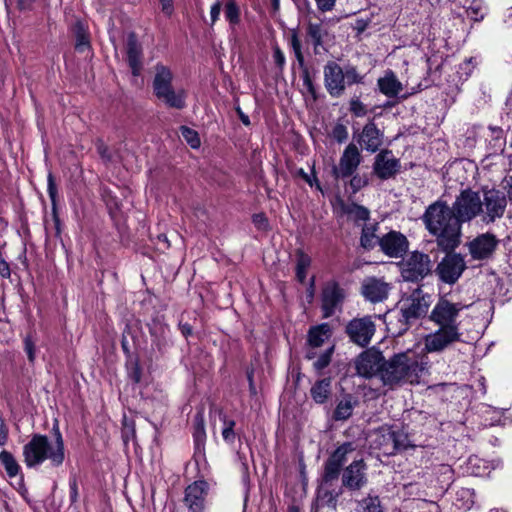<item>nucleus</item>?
I'll return each instance as SVG.
<instances>
[{
    "label": "nucleus",
    "mask_w": 512,
    "mask_h": 512,
    "mask_svg": "<svg viewBox=\"0 0 512 512\" xmlns=\"http://www.w3.org/2000/svg\"><path fill=\"white\" fill-rule=\"evenodd\" d=\"M224 14L229 24L234 27L240 22V8L236 0H227L224 6Z\"/></svg>",
    "instance_id": "40"
},
{
    "label": "nucleus",
    "mask_w": 512,
    "mask_h": 512,
    "mask_svg": "<svg viewBox=\"0 0 512 512\" xmlns=\"http://www.w3.org/2000/svg\"><path fill=\"white\" fill-rule=\"evenodd\" d=\"M331 336V327L328 323H321L309 329L306 350H320Z\"/></svg>",
    "instance_id": "27"
},
{
    "label": "nucleus",
    "mask_w": 512,
    "mask_h": 512,
    "mask_svg": "<svg viewBox=\"0 0 512 512\" xmlns=\"http://www.w3.org/2000/svg\"><path fill=\"white\" fill-rule=\"evenodd\" d=\"M334 346L330 345L320 350H306V359L312 361V366L318 374H322L331 362Z\"/></svg>",
    "instance_id": "28"
},
{
    "label": "nucleus",
    "mask_w": 512,
    "mask_h": 512,
    "mask_svg": "<svg viewBox=\"0 0 512 512\" xmlns=\"http://www.w3.org/2000/svg\"><path fill=\"white\" fill-rule=\"evenodd\" d=\"M162 12L170 16L174 11L173 0H159Z\"/></svg>",
    "instance_id": "63"
},
{
    "label": "nucleus",
    "mask_w": 512,
    "mask_h": 512,
    "mask_svg": "<svg viewBox=\"0 0 512 512\" xmlns=\"http://www.w3.org/2000/svg\"><path fill=\"white\" fill-rule=\"evenodd\" d=\"M498 245V239L492 233H483L471 240L468 250L474 260H485L492 256Z\"/></svg>",
    "instance_id": "20"
},
{
    "label": "nucleus",
    "mask_w": 512,
    "mask_h": 512,
    "mask_svg": "<svg viewBox=\"0 0 512 512\" xmlns=\"http://www.w3.org/2000/svg\"><path fill=\"white\" fill-rule=\"evenodd\" d=\"M358 405L359 399L357 396L350 393H342V398L337 403L332 418L335 421H345L352 416L354 408Z\"/></svg>",
    "instance_id": "30"
},
{
    "label": "nucleus",
    "mask_w": 512,
    "mask_h": 512,
    "mask_svg": "<svg viewBox=\"0 0 512 512\" xmlns=\"http://www.w3.org/2000/svg\"><path fill=\"white\" fill-rule=\"evenodd\" d=\"M0 463L4 467L9 478H14L21 472L19 463L10 451L2 450L0 452Z\"/></svg>",
    "instance_id": "37"
},
{
    "label": "nucleus",
    "mask_w": 512,
    "mask_h": 512,
    "mask_svg": "<svg viewBox=\"0 0 512 512\" xmlns=\"http://www.w3.org/2000/svg\"><path fill=\"white\" fill-rule=\"evenodd\" d=\"M344 299V291L335 281H328L322 291L323 317L332 316Z\"/></svg>",
    "instance_id": "22"
},
{
    "label": "nucleus",
    "mask_w": 512,
    "mask_h": 512,
    "mask_svg": "<svg viewBox=\"0 0 512 512\" xmlns=\"http://www.w3.org/2000/svg\"><path fill=\"white\" fill-rule=\"evenodd\" d=\"M324 85L331 97L338 98L345 92L346 85L362 83L363 77L356 67L347 65L342 68L334 61H329L323 69Z\"/></svg>",
    "instance_id": "6"
},
{
    "label": "nucleus",
    "mask_w": 512,
    "mask_h": 512,
    "mask_svg": "<svg viewBox=\"0 0 512 512\" xmlns=\"http://www.w3.org/2000/svg\"><path fill=\"white\" fill-rule=\"evenodd\" d=\"M310 264L311 258L307 254L299 252L296 264V277L299 282L303 283L306 280L307 270L310 267Z\"/></svg>",
    "instance_id": "41"
},
{
    "label": "nucleus",
    "mask_w": 512,
    "mask_h": 512,
    "mask_svg": "<svg viewBox=\"0 0 512 512\" xmlns=\"http://www.w3.org/2000/svg\"><path fill=\"white\" fill-rule=\"evenodd\" d=\"M361 289L366 300L377 303L388 297L390 286L381 279L371 277L363 281Z\"/></svg>",
    "instance_id": "24"
},
{
    "label": "nucleus",
    "mask_w": 512,
    "mask_h": 512,
    "mask_svg": "<svg viewBox=\"0 0 512 512\" xmlns=\"http://www.w3.org/2000/svg\"><path fill=\"white\" fill-rule=\"evenodd\" d=\"M291 46H292V49L294 51V54H295L298 62L300 64H302L303 61H304V57H303V54H302V51H301L300 41H299V39H298V37L296 35H293L292 38H291Z\"/></svg>",
    "instance_id": "54"
},
{
    "label": "nucleus",
    "mask_w": 512,
    "mask_h": 512,
    "mask_svg": "<svg viewBox=\"0 0 512 512\" xmlns=\"http://www.w3.org/2000/svg\"><path fill=\"white\" fill-rule=\"evenodd\" d=\"M75 47L80 52H84L90 47L89 38L81 25L78 26Z\"/></svg>",
    "instance_id": "48"
},
{
    "label": "nucleus",
    "mask_w": 512,
    "mask_h": 512,
    "mask_svg": "<svg viewBox=\"0 0 512 512\" xmlns=\"http://www.w3.org/2000/svg\"><path fill=\"white\" fill-rule=\"evenodd\" d=\"M383 132L380 131L374 121H369L359 135V144L369 152H376L383 144Z\"/></svg>",
    "instance_id": "26"
},
{
    "label": "nucleus",
    "mask_w": 512,
    "mask_h": 512,
    "mask_svg": "<svg viewBox=\"0 0 512 512\" xmlns=\"http://www.w3.org/2000/svg\"><path fill=\"white\" fill-rule=\"evenodd\" d=\"M427 355L415 357L411 353H400L385 362L381 370L383 384H395L400 381L409 384L418 383V379L429 372Z\"/></svg>",
    "instance_id": "4"
},
{
    "label": "nucleus",
    "mask_w": 512,
    "mask_h": 512,
    "mask_svg": "<svg viewBox=\"0 0 512 512\" xmlns=\"http://www.w3.org/2000/svg\"><path fill=\"white\" fill-rule=\"evenodd\" d=\"M149 388L150 386H124L119 392V398L130 411L145 409L152 401Z\"/></svg>",
    "instance_id": "17"
},
{
    "label": "nucleus",
    "mask_w": 512,
    "mask_h": 512,
    "mask_svg": "<svg viewBox=\"0 0 512 512\" xmlns=\"http://www.w3.org/2000/svg\"><path fill=\"white\" fill-rule=\"evenodd\" d=\"M308 35L311 38L315 49L322 45L323 33L320 24L310 23L308 26Z\"/></svg>",
    "instance_id": "45"
},
{
    "label": "nucleus",
    "mask_w": 512,
    "mask_h": 512,
    "mask_svg": "<svg viewBox=\"0 0 512 512\" xmlns=\"http://www.w3.org/2000/svg\"><path fill=\"white\" fill-rule=\"evenodd\" d=\"M174 74L170 67L157 63L154 67L153 93L167 106L183 109L186 106L187 92L184 88L173 86Z\"/></svg>",
    "instance_id": "5"
},
{
    "label": "nucleus",
    "mask_w": 512,
    "mask_h": 512,
    "mask_svg": "<svg viewBox=\"0 0 512 512\" xmlns=\"http://www.w3.org/2000/svg\"><path fill=\"white\" fill-rule=\"evenodd\" d=\"M392 438V427H380L375 432L374 445L389 455V450L392 449Z\"/></svg>",
    "instance_id": "34"
},
{
    "label": "nucleus",
    "mask_w": 512,
    "mask_h": 512,
    "mask_svg": "<svg viewBox=\"0 0 512 512\" xmlns=\"http://www.w3.org/2000/svg\"><path fill=\"white\" fill-rule=\"evenodd\" d=\"M331 137L338 143L345 142L348 139V130L346 126L341 123H337L331 131Z\"/></svg>",
    "instance_id": "50"
},
{
    "label": "nucleus",
    "mask_w": 512,
    "mask_h": 512,
    "mask_svg": "<svg viewBox=\"0 0 512 512\" xmlns=\"http://www.w3.org/2000/svg\"><path fill=\"white\" fill-rule=\"evenodd\" d=\"M510 407H493L491 405H487L484 413V421L485 425L489 426H505L507 423H511L512 420L510 416L507 415Z\"/></svg>",
    "instance_id": "33"
},
{
    "label": "nucleus",
    "mask_w": 512,
    "mask_h": 512,
    "mask_svg": "<svg viewBox=\"0 0 512 512\" xmlns=\"http://www.w3.org/2000/svg\"><path fill=\"white\" fill-rule=\"evenodd\" d=\"M24 350L27 354L30 363H33L36 358V347L35 343L30 336L24 339Z\"/></svg>",
    "instance_id": "51"
},
{
    "label": "nucleus",
    "mask_w": 512,
    "mask_h": 512,
    "mask_svg": "<svg viewBox=\"0 0 512 512\" xmlns=\"http://www.w3.org/2000/svg\"><path fill=\"white\" fill-rule=\"evenodd\" d=\"M354 451L352 442H344L338 446L325 460L322 471V481L324 484H332L340 477L344 465L347 461V455Z\"/></svg>",
    "instance_id": "9"
},
{
    "label": "nucleus",
    "mask_w": 512,
    "mask_h": 512,
    "mask_svg": "<svg viewBox=\"0 0 512 512\" xmlns=\"http://www.w3.org/2000/svg\"><path fill=\"white\" fill-rule=\"evenodd\" d=\"M422 221L442 249H454L460 243L462 226L446 201L439 199L430 204L422 215Z\"/></svg>",
    "instance_id": "2"
},
{
    "label": "nucleus",
    "mask_w": 512,
    "mask_h": 512,
    "mask_svg": "<svg viewBox=\"0 0 512 512\" xmlns=\"http://www.w3.org/2000/svg\"><path fill=\"white\" fill-rule=\"evenodd\" d=\"M413 447L407 433L401 429H393L392 449L389 450V455H395Z\"/></svg>",
    "instance_id": "35"
},
{
    "label": "nucleus",
    "mask_w": 512,
    "mask_h": 512,
    "mask_svg": "<svg viewBox=\"0 0 512 512\" xmlns=\"http://www.w3.org/2000/svg\"><path fill=\"white\" fill-rule=\"evenodd\" d=\"M357 512H383L379 496H367L358 503Z\"/></svg>",
    "instance_id": "39"
},
{
    "label": "nucleus",
    "mask_w": 512,
    "mask_h": 512,
    "mask_svg": "<svg viewBox=\"0 0 512 512\" xmlns=\"http://www.w3.org/2000/svg\"><path fill=\"white\" fill-rule=\"evenodd\" d=\"M362 157L359 149L354 144H349L343 151L339 164L332 168L336 178H347L354 174L361 163Z\"/></svg>",
    "instance_id": "16"
},
{
    "label": "nucleus",
    "mask_w": 512,
    "mask_h": 512,
    "mask_svg": "<svg viewBox=\"0 0 512 512\" xmlns=\"http://www.w3.org/2000/svg\"><path fill=\"white\" fill-rule=\"evenodd\" d=\"M401 275L406 281H418L425 278L432 271V262L429 255L413 251L400 264Z\"/></svg>",
    "instance_id": "10"
},
{
    "label": "nucleus",
    "mask_w": 512,
    "mask_h": 512,
    "mask_svg": "<svg viewBox=\"0 0 512 512\" xmlns=\"http://www.w3.org/2000/svg\"><path fill=\"white\" fill-rule=\"evenodd\" d=\"M379 91L389 98L398 96L403 90L402 83L392 70L385 71V74L377 80Z\"/></svg>",
    "instance_id": "32"
},
{
    "label": "nucleus",
    "mask_w": 512,
    "mask_h": 512,
    "mask_svg": "<svg viewBox=\"0 0 512 512\" xmlns=\"http://www.w3.org/2000/svg\"><path fill=\"white\" fill-rule=\"evenodd\" d=\"M192 437L194 445V456H204L207 434L203 409L198 410L193 416Z\"/></svg>",
    "instance_id": "25"
},
{
    "label": "nucleus",
    "mask_w": 512,
    "mask_h": 512,
    "mask_svg": "<svg viewBox=\"0 0 512 512\" xmlns=\"http://www.w3.org/2000/svg\"><path fill=\"white\" fill-rule=\"evenodd\" d=\"M150 332L152 335V345L155 346L160 353H164L171 344L170 328L160 321H154Z\"/></svg>",
    "instance_id": "29"
},
{
    "label": "nucleus",
    "mask_w": 512,
    "mask_h": 512,
    "mask_svg": "<svg viewBox=\"0 0 512 512\" xmlns=\"http://www.w3.org/2000/svg\"><path fill=\"white\" fill-rule=\"evenodd\" d=\"M360 387L363 390V395L366 400L376 399L387 392V390L384 389L385 386H376L375 388H373L372 386L363 385Z\"/></svg>",
    "instance_id": "49"
},
{
    "label": "nucleus",
    "mask_w": 512,
    "mask_h": 512,
    "mask_svg": "<svg viewBox=\"0 0 512 512\" xmlns=\"http://www.w3.org/2000/svg\"><path fill=\"white\" fill-rule=\"evenodd\" d=\"M349 216L355 221H367L369 219L370 212L367 208L353 204L347 210Z\"/></svg>",
    "instance_id": "44"
},
{
    "label": "nucleus",
    "mask_w": 512,
    "mask_h": 512,
    "mask_svg": "<svg viewBox=\"0 0 512 512\" xmlns=\"http://www.w3.org/2000/svg\"><path fill=\"white\" fill-rule=\"evenodd\" d=\"M400 161L395 158L390 150H383L376 155L373 164V172L382 179L387 180L394 177L400 170Z\"/></svg>",
    "instance_id": "21"
},
{
    "label": "nucleus",
    "mask_w": 512,
    "mask_h": 512,
    "mask_svg": "<svg viewBox=\"0 0 512 512\" xmlns=\"http://www.w3.org/2000/svg\"><path fill=\"white\" fill-rule=\"evenodd\" d=\"M346 331L352 342L366 346L375 333V325L371 317L356 318L349 322Z\"/></svg>",
    "instance_id": "18"
},
{
    "label": "nucleus",
    "mask_w": 512,
    "mask_h": 512,
    "mask_svg": "<svg viewBox=\"0 0 512 512\" xmlns=\"http://www.w3.org/2000/svg\"><path fill=\"white\" fill-rule=\"evenodd\" d=\"M47 192L51 199L52 204L55 205L56 196H57V187H56L52 173H49L47 176Z\"/></svg>",
    "instance_id": "53"
},
{
    "label": "nucleus",
    "mask_w": 512,
    "mask_h": 512,
    "mask_svg": "<svg viewBox=\"0 0 512 512\" xmlns=\"http://www.w3.org/2000/svg\"><path fill=\"white\" fill-rule=\"evenodd\" d=\"M221 8H222V3L219 0L215 1L212 4L211 10H210V18H211L212 25L215 24L219 20Z\"/></svg>",
    "instance_id": "56"
},
{
    "label": "nucleus",
    "mask_w": 512,
    "mask_h": 512,
    "mask_svg": "<svg viewBox=\"0 0 512 512\" xmlns=\"http://www.w3.org/2000/svg\"><path fill=\"white\" fill-rule=\"evenodd\" d=\"M253 223L259 230H266L268 227V220L264 214H255Z\"/></svg>",
    "instance_id": "58"
},
{
    "label": "nucleus",
    "mask_w": 512,
    "mask_h": 512,
    "mask_svg": "<svg viewBox=\"0 0 512 512\" xmlns=\"http://www.w3.org/2000/svg\"><path fill=\"white\" fill-rule=\"evenodd\" d=\"M350 111L357 117H362L367 112L365 105L359 99L351 100Z\"/></svg>",
    "instance_id": "52"
},
{
    "label": "nucleus",
    "mask_w": 512,
    "mask_h": 512,
    "mask_svg": "<svg viewBox=\"0 0 512 512\" xmlns=\"http://www.w3.org/2000/svg\"><path fill=\"white\" fill-rule=\"evenodd\" d=\"M470 306L455 302L447 296L440 297L429 314V320L437 329L424 336L423 350L426 353H441L461 341V322L458 319L461 312Z\"/></svg>",
    "instance_id": "1"
},
{
    "label": "nucleus",
    "mask_w": 512,
    "mask_h": 512,
    "mask_svg": "<svg viewBox=\"0 0 512 512\" xmlns=\"http://www.w3.org/2000/svg\"><path fill=\"white\" fill-rule=\"evenodd\" d=\"M466 269V262L460 254H447L437 265L436 274L447 284H454Z\"/></svg>",
    "instance_id": "13"
},
{
    "label": "nucleus",
    "mask_w": 512,
    "mask_h": 512,
    "mask_svg": "<svg viewBox=\"0 0 512 512\" xmlns=\"http://www.w3.org/2000/svg\"><path fill=\"white\" fill-rule=\"evenodd\" d=\"M330 386H311L310 395L317 404H324L332 392L329 389Z\"/></svg>",
    "instance_id": "43"
},
{
    "label": "nucleus",
    "mask_w": 512,
    "mask_h": 512,
    "mask_svg": "<svg viewBox=\"0 0 512 512\" xmlns=\"http://www.w3.org/2000/svg\"><path fill=\"white\" fill-rule=\"evenodd\" d=\"M382 353L375 349H367L355 360V369L359 376L369 379L379 373L384 365Z\"/></svg>",
    "instance_id": "15"
},
{
    "label": "nucleus",
    "mask_w": 512,
    "mask_h": 512,
    "mask_svg": "<svg viewBox=\"0 0 512 512\" xmlns=\"http://www.w3.org/2000/svg\"><path fill=\"white\" fill-rule=\"evenodd\" d=\"M9 429L4 419L0 416V446H4L8 441Z\"/></svg>",
    "instance_id": "57"
},
{
    "label": "nucleus",
    "mask_w": 512,
    "mask_h": 512,
    "mask_svg": "<svg viewBox=\"0 0 512 512\" xmlns=\"http://www.w3.org/2000/svg\"><path fill=\"white\" fill-rule=\"evenodd\" d=\"M181 135L192 148L196 149L200 146V138L195 130L183 126L181 127Z\"/></svg>",
    "instance_id": "46"
},
{
    "label": "nucleus",
    "mask_w": 512,
    "mask_h": 512,
    "mask_svg": "<svg viewBox=\"0 0 512 512\" xmlns=\"http://www.w3.org/2000/svg\"><path fill=\"white\" fill-rule=\"evenodd\" d=\"M463 8L467 16L474 21H481L486 12V6L481 0H464Z\"/></svg>",
    "instance_id": "36"
},
{
    "label": "nucleus",
    "mask_w": 512,
    "mask_h": 512,
    "mask_svg": "<svg viewBox=\"0 0 512 512\" xmlns=\"http://www.w3.org/2000/svg\"><path fill=\"white\" fill-rule=\"evenodd\" d=\"M377 224L365 225L362 228L360 238L361 246L365 249H372L379 245L380 237L376 235Z\"/></svg>",
    "instance_id": "38"
},
{
    "label": "nucleus",
    "mask_w": 512,
    "mask_h": 512,
    "mask_svg": "<svg viewBox=\"0 0 512 512\" xmlns=\"http://www.w3.org/2000/svg\"><path fill=\"white\" fill-rule=\"evenodd\" d=\"M429 303L421 291L417 290L410 296L403 298L399 303L400 327L398 333L406 331L410 324L424 316L428 311Z\"/></svg>",
    "instance_id": "8"
},
{
    "label": "nucleus",
    "mask_w": 512,
    "mask_h": 512,
    "mask_svg": "<svg viewBox=\"0 0 512 512\" xmlns=\"http://www.w3.org/2000/svg\"><path fill=\"white\" fill-rule=\"evenodd\" d=\"M79 499L78 478L75 473L69 476V500L70 506H74Z\"/></svg>",
    "instance_id": "47"
},
{
    "label": "nucleus",
    "mask_w": 512,
    "mask_h": 512,
    "mask_svg": "<svg viewBox=\"0 0 512 512\" xmlns=\"http://www.w3.org/2000/svg\"><path fill=\"white\" fill-rule=\"evenodd\" d=\"M482 193L484 221L494 222L496 219L501 218L507 206L505 194L494 188L483 189Z\"/></svg>",
    "instance_id": "14"
},
{
    "label": "nucleus",
    "mask_w": 512,
    "mask_h": 512,
    "mask_svg": "<svg viewBox=\"0 0 512 512\" xmlns=\"http://www.w3.org/2000/svg\"><path fill=\"white\" fill-rule=\"evenodd\" d=\"M209 490L210 485L205 479L195 480L186 486L183 503L188 512H205Z\"/></svg>",
    "instance_id": "12"
},
{
    "label": "nucleus",
    "mask_w": 512,
    "mask_h": 512,
    "mask_svg": "<svg viewBox=\"0 0 512 512\" xmlns=\"http://www.w3.org/2000/svg\"><path fill=\"white\" fill-rule=\"evenodd\" d=\"M379 246L385 255L400 258L407 252L409 242L401 232L392 230L380 237Z\"/></svg>",
    "instance_id": "19"
},
{
    "label": "nucleus",
    "mask_w": 512,
    "mask_h": 512,
    "mask_svg": "<svg viewBox=\"0 0 512 512\" xmlns=\"http://www.w3.org/2000/svg\"><path fill=\"white\" fill-rule=\"evenodd\" d=\"M273 59L275 64L282 69L285 65V56L278 46H276L273 50Z\"/></svg>",
    "instance_id": "61"
},
{
    "label": "nucleus",
    "mask_w": 512,
    "mask_h": 512,
    "mask_svg": "<svg viewBox=\"0 0 512 512\" xmlns=\"http://www.w3.org/2000/svg\"><path fill=\"white\" fill-rule=\"evenodd\" d=\"M478 64L476 57H469L465 59L457 69V76L460 81H466L471 74L473 73L474 69L476 68Z\"/></svg>",
    "instance_id": "42"
},
{
    "label": "nucleus",
    "mask_w": 512,
    "mask_h": 512,
    "mask_svg": "<svg viewBox=\"0 0 512 512\" xmlns=\"http://www.w3.org/2000/svg\"><path fill=\"white\" fill-rule=\"evenodd\" d=\"M219 419L223 423V429H235L236 421L229 419L227 414L222 409L219 411Z\"/></svg>",
    "instance_id": "60"
},
{
    "label": "nucleus",
    "mask_w": 512,
    "mask_h": 512,
    "mask_svg": "<svg viewBox=\"0 0 512 512\" xmlns=\"http://www.w3.org/2000/svg\"><path fill=\"white\" fill-rule=\"evenodd\" d=\"M367 464L364 459L352 461L341 472V488L351 493L360 491L368 483Z\"/></svg>",
    "instance_id": "11"
},
{
    "label": "nucleus",
    "mask_w": 512,
    "mask_h": 512,
    "mask_svg": "<svg viewBox=\"0 0 512 512\" xmlns=\"http://www.w3.org/2000/svg\"><path fill=\"white\" fill-rule=\"evenodd\" d=\"M452 209L461 225L470 222L484 213L482 197L470 188L463 189L456 196Z\"/></svg>",
    "instance_id": "7"
},
{
    "label": "nucleus",
    "mask_w": 512,
    "mask_h": 512,
    "mask_svg": "<svg viewBox=\"0 0 512 512\" xmlns=\"http://www.w3.org/2000/svg\"><path fill=\"white\" fill-rule=\"evenodd\" d=\"M54 445L47 435L34 433L30 440L23 446V458L27 468H38L46 460L50 461L53 468L60 467L65 461V443L59 428V422L54 420L52 426Z\"/></svg>",
    "instance_id": "3"
},
{
    "label": "nucleus",
    "mask_w": 512,
    "mask_h": 512,
    "mask_svg": "<svg viewBox=\"0 0 512 512\" xmlns=\"http://www.w3.org/2000/svg\"><path fill=\"white\" fill-rule=\"evenodd\" d=\"M320 483L316 489V498L312 505L314 512H317L319 507H329L336 509L339 497L344 493V490L339 487L338 489L332 488V484H324L322 481V475L319 479Z\"/></svg>",
    "instance_id": "23"
},
{
    "label": "nucleus",
    "mask_w": 512,
    "mask_h": 512,
    "mask_svg": "<svg viewBox=\"0 0 512 512\" xmlns=\"http://www.w3.org/2000/svg\"><path fill=\"white\" fill-rule=\"evenodd\" d=\"M317 8L322 12L331 11L336 3V0H315Z\"/></svg>",
    "instance_id": "59"
},
{
    "label": "nucleus",
    "mask_w": 512,
    "mask_h": 512,
    "mask_svg": "<svg viewBox=\"0 0 512 512\" xmlns=\"http://www.w3.org/2000/svg\"><path fill=\"white\" fill-rule=\"evenodd\" d=\"M126 49L132 74L139 76L142 69V49L134 34L128 36Z\"/></svg>",
    "instance_id": "31"
},
{
    "label": "nucleus",
    "mask_w": 512,
    "mask_h": 512,
    "mask_svg": "<svg viewBox=\"0 0 512 512\" xmlns=\"http://www.w3.org/2000/svg\"><path fill=\"white\" fill-rule=\"evenodd\" d=\"M366 183L367 182L365 180H363L359 175H354L352 177V179L350 180V185L354 191H358L364 185H366Z\"/></svg>",
    "instance_id": "64"
},
{
    "label": "nucleus",
    "mask_w": 512,
    "mask_h": 512,
    "mask_svg": "<svg viewBox=\"0 0 512 512\" xmlns=\"http://www.w3.org/2000/svg\"><path fill=\"white\" fill-rule=\"evenodd\" d=\"M222 438L227 444H234L237 433L235 432V429H222Z\"/></svg>",
    "instance_id": "62"
},
{
    "label": "nucleus",
    "mask_w": 512,
    "mask_h": 512,
    "mask_svg": "<svg viewBox=\"0 0 512 512\" xmlns=\"http://www.w3.org/2000/svg\"><path fill=\"white\" fill-rule=\"evenodd\" d=\"M127 431H130L132 437H135L136 430H135V423L134 421H128L126 417L123 418V431H122V437L124 441L126 442L128 440Z\"/></svg>",
    "instance_id": "55"
}]
</instances>
